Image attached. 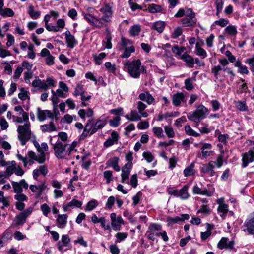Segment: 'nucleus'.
<instances>
[{
  "label": "nucleus",
  "instance_id": "f704fd0d",
  "mask_svg": "<svg viewBox=\"0 0 254 254\" xmlns=\"http://www.w3.org/2000/svg\"><path fill=\"white\" fill-rule=\"evenodd\" d=\"M68 215L67 214H59L58 215L56 221L59 228H64L67 224Z\"/></svg>",
  "mask_w": 254,
  "mask_h": 254
},
{
  "label": "nucleus",
  "instance_id": "f8f14e48",
  "mask_svg": "<svg viewBox=\"0 0 254 254\" xmlns=\"http://www.w3.org/2000/svg\"><path fill=\"white\" fill-rule=\"evenodd\" d=\"M17 158L23 162L24 167L28 165H32L36 161V154L33 151H29L27 153V156L24 157L21 154L18 153L16 155Z\"/></svg>",
  "mask_w": 254,
  "mask_h": 254
},
{
  "label": "nucleus",
  "instance_id": "cd10ccee",
  "mask_svg": "<svg viewBox=\"0 0 254 254\" xmlns=\"http://www.w3.org/2000/svg\"><path fill=\"white\" fill-rule=\"evenodd\" d=\"M119 161V157L115 156L108 159L106 164L107 167H112L115 171L119 172L120 170Z\"/></svg>",
  "mask_w": 254,
  "mask_h": 254
},
{
  "label": "nucleus",
  "instance_id": "7c9ffc66",
  "mask_svg": "<svg viewBox=\"0 0 254 254\" xmlns=\"http://www.w3.org/2000/svg\"><path fill=\"white\" fill-rule=\"evenodd\" d=\"M139 98L141 100L146 102L148 105L155 104L154 98L148 91L140 94Z\"/></svg>",
  "mask_w": 254,
  "mask_h": 254
},
{
  "label": "nucleus",
  "instance_id": "2eb2a0df",
  "mask_svg": "<svg viewBox=\"0 0 254 254\" xmlns=\"http://www.w3.org/2000/svg\"><path fill=\"white\" fill-rule=\"evenodd\" d=\"M212 148V146L210 143H203L201 148V153L200 152L197 153L198 157L201 159L209 157L212 153V151H210Z\"/></svg>",
  "mask_w": 254,
  "mask_h": 254
},
{
  "label": "nucleus",
  "instance_id": "423d86ee",
  "mask_svg": "<svg viewBox=\"0 0 254 254\" xmlns=\"http://www.w3.org/2000/svg\"><path fill=\"white\" fill-rule=\"evenodd\" d=\"M141 64V61L139 59L127 64L128 73L132 77L138 78L140 77Z\"/></svg>",
  "mask_w": 254,
  "mask_h": 254
},
{
  "label": "nucleus",
  "instance_id": "9d476101",
  "mask_svg": "<svg viewBox=\"0 0 254 254\" xmlns=\"http://www.w3.org/2000/svg\"><path fill=\"white\" fill-rule=\"evenodd\" d=\"M242 228L244 232L249 235L254 234V213L252 214L246 220L242 226Z\"/></svg>",
  "mask_w": 254,
  "mask_h": 254
},
{
  "label": "nucleus",
  "instance_id": "338daca9",
  "mask_svg": "<svg viewBox=\"0 0 254 254\" xmlns=\"http://www.w3.org/2000/svg\"><path fill=\"white\" fill-rule=\"evenodd\" d=\"M217 132L219 133V135L218 137V141L223 144H226L227 140L229 138V135L226 134H221L219 130H216L215 133H217Z\"/></svg>",
  "mask_w": 254,
  "mask_h": 254
},
{
  "label": "nucleus",
  "instance_id": "a18cd8bd",
  "mask_svg": "<svg viewBox=\"0 0 254 254\" xmlns=\"http://www.w3.org/2000/svg\"><path fill=\"white\" fill-rule=\"evenodd\" d=\"M225 32L229 36L235 37L238 33L236 26L229 25L224 29Z\"/></svg>",
  "mask_w": 254,
  "mask_h": 254
},
{
  "label": "nucleus",
  "instance_id": "5fc2aeb1",
  "mask_svg": "<svg viewBox=\"0 0 254 254\" xmlns=\"http://www.w3.org/2000/svg\"><path fill=\"white\" fill-rule=\"evenodd\" d=\"M195 81V78H189L185 80L184 83L186 90L191 91L193 89V81Z\"/></svg>",
  "mask_w": 254,
  "mask_h": 254
},
{
  "label": "nucleus",
  "instance_id": "ddd939ff",
  "mask_svg": "<svg viewBox=\"0 0 254 254\" xmlns=\"http://www.w3.org/2000/svg\"><path fill=\"white\" fill-rule=\"evenodd\" d=\"M132 168V163H126L122 169L121 182L128 184L129 176Z\"/></svg>",
  "mask_w": 254,
  "mask_h": 254
},
{
  "label": "nucleus",
  "instance_id": "412c9836",
  "mask_svg": "<svg viewBox=\"0 0 254 254\" xmlns=\"http://www.w3.org/2000/svg\"><path fill=\"white\" fill-rule=\"evenodd\" d=\"M172 103L175 107H179L182 103L186 102L185 95L182 92H177L172 95Z\"/></svg>",
  "mask_w": 254,
  "mask_h": 254
},
{
  "label": "nucleus",
  "instance_id": "20e7f679",
  "mask_svg": "<svg viewBox=\"0 0 254 254\" xmlns=\"http://www.w3.org/2000/svg\"><path fill=\"white\" fill-rule=\"evenodd\" d=\"M195 108V110L187 114V118L190 121L198 125L201 120L205 119L209 115L210 110L202 104L196 105Z\"/></svg>",
  "mask_w": 254,
  "mask_h": 254
},
{
  "label": "nucleus",
  "instance_id": "58836bf2",
  "mask_svg": "<svg viewBox=\"0 0 254 254\" xmlns=\"http://www.w3.org/2000/svg\"><path fill=\"white\" fill-rule=\"evenodd\" d=\"M107 124L105 120H98L94 124V127L91 130V134L95 133L98 130L101 129Z\"/></svg>",
  "mask_w": 254,
  "mask_h": 254
},
{
  "label": "nucleus",
  "instance_id": "6e6552de",
  "mask_svg": "<svg viewBox=\"0 0 254 254\" xmlns=\"http://www.w3.org/2000/svg\"><path fill=\"white\" fill-rule=\"evenodd\" d=\"M189 186L185 185L180 190H169L168 193L171 195L179 197L182 200L188 199L190 195L188 192Z\"/></svg>",
  "mask_w": 254,
  "mask_h": 254
},
{
  "label": "nucleus",
  "instance_id": "f03ea898",
  "mask_svg": "<svg viewBox=\"0 0 254 254\" xmlns=\"http://www.w3.org/2000/svg\"><path fill=\"white\" fill-rule=\"evenodd\" d=\"M220 64L214 66L211 69V72L217 80H223L227 76H230V80L232 82L235 76V74L229 67H225L229 64V61L226 59L219 60Z\"/></svg>",
  "mask_w": 254,
  "mask_h": 254
},
{
  "label": "nucleus",
  "instance_id": "dca6fc26",
  "mask_svg": "<svg viewBox=\"0 0 254 254\" xmlns=\"http://www.w3.org/2000/svg\"><path fill=\"white\" fill-rule=\"evenodd\" d=\"M242 156V167L243 168L247 167L249 163L254 161V152L252 150L243 153Z\"/></svg>",
  "mask_w": 254,
  "mask_h": 254
},
{
  "label": "nucleus",
  "instance_id": "4d7b16f0",
  "mask_svg": "<svg viewBox=\"0 0 254 254\" xmlns=\"http://www.w3.org/2000/svg\"><path fill=\"white\" fill-rule=\"evenodd\" d=\"M128 235L127 232H118L115 235L116 237L115 243H120L121 241H124L127 237Z\"/></svg>",
  "mask_w": 254,
  "mask_h": 254
},
{
  "label": "nucleus",
  "instance_id": "0eeeda50",
  "mask_svg": "<svg viewBox=\"0 0 254 254\" xmlns=\"http://www.w3.org/2000/svg\"><path fill=\"white\" fill-rule=\"evenodd\" d=\"M112 7V3H105L99 9L100 12L103 14L100 18V21L103 22L104 25L110 23L111 21V18L113 15Z\"/></svg>",
  "mask_w": 254,
  "mask_h": 254
},
{
  "label": "nucleus",
  "instance_id": "13d9d810",
  "mask_svg": "<svg viewBox=\"0 0 254 254\" xmlns=\"http://www.w3.org/2000/svg\"><path fill=\"white\" fill-rule=\"evenodd\" d=\"M164 131L169 138H173L175 136V132L171 126H165L164 127Z\"/></svg>",
  "mask_w": 254,
  "mask_h": 254
},
{
  "label": "nucleus",
  "instance_id": "3c124183",
  "mask_svg": "<svg viewBox=\"0 0 254 254\" xmlns=\"http://www.w3.org/2000/svg\"><path fill=\"white\" fill-rule=\"evenodd\" d=\"M56 81L52 77H48L46 80H44V85L46 87V91L51 87H54L56 86Z\"/></svg>",
  "mask_w": 254,
  "mask_h": 254
},
{
  "label": "nucleus",
  "instance_id": "8fccbe9b",
  "mask_svg": "<svg viewBox=\"0 0 254 254\" xmlns=\"http://www.w3.org/2000/svg\"><path fill=\"white\" fill-rule=\"evenodd\" d=\"M98 205V201L95 199L89 201L85 206L84 210L85 211H91Z\"/></svg>",
  "mask_w": 254,
  "mask_h": 254
},
{
  "label": "nucleus",
  "instance_id": "774afa93",
  "mask_svg": "<svg viewBox=\"0 0 254 254\" xmlns=\"http://www.w3.org/2000/svg\"><path fill=\"white\" fill-rule=\"evenodd\" d=\"M99 223H100L102 227L105 230L111 231V227L109 223H107V221L104 217H100L99 218Z\"/></svg>",
  "mask_w": 254,
  "mask_h": 254
},
{
  "label": "nucleus",
  "instance_id": "393cba45",
  "mask_svg": "<svg viewBox=\"0 0 254 254\" xmlns=\"http://www.w3.org/2000/svg\"><path fill=\"white\" fill-rule=\"evenodd\" d=\"M82 205V202L76 199H73L71 201L68 202L67 204H64L62 208L64 212H68L70 211L69 208L70 207H77L80 208Z\"/></svg>",
  "mask_w": 254,
  "mask_h": 254
},
{
  "label": "nucleus",
  "instance_id": "aec40b11",
  "mask_svg": "<svg viewBox=\"0 0 254 254\" xmlns=\"http://www.w3.org/2000/svg\"><path fill=\"white\" fill-rule=\"evenodd\" d=\"M12 185L14 189V192L20 193L23 192V188L27 189L28 188V184L25 180L22 179L19 182H12Z\"/></svg>",
  "mask_w": 254,
  "mask_h": 254
},
{
  "label": "nucleus",
  "instance_id": "1a4fd4ad",
  "mask_svg": "<svg viewBox=\"0 0 254 254\" xmlns=\"http://www.w3.org/2000/svg\"><path fill=\"white\" fill-rule=\"evenodd\" d=\"M161 225L157 223L150 224L146 233L148 239L154 241L156 236L158 237V235L161 233Z\"/></svg>",
  "mask_w": 254,
  "mask_h": 254
},
{
  "label": "nucleus",
  "instance_id": "e2e57ef3",
  "mask_svg": "<svg viewBox=\"0 0 254 254\" xmlns=\"http://www.w3.org/2000/svg\"><path fill=\"white\" fill-rule=\"evenodd\" d=\"M245 63L250 66V70L254 75V55L252 57L247 59L245 61Z\"/></svg>",
  "mask_w": 254,
  "mask_h": 254
},
{
  "label": "nucleus",
  "instance_id": "39448f33",
  "mask_svg": "<svg viewBox=\"0 0 254 254\" xmlns=\"http://www.w3.org/2000/svg\"><path fill=\"white\" fill-rule=\"evenodd\" d=\"M18 139L22 145H25L31 137L30 123L28 121L24 125H19L18 127Z\"/></svg>",
  "mask_w": 254,
  "mask_h": 254
},
{
  "label": "nucleus",
  "instance_id": "f3484780",
  "mask_svg": "<svg viewBox=\"0 0 254 254\" xmlns=\"http://www.w3.org/2000/svg\"><path fill=\"white\" fill-rule=\"evenodd\" d=\"M32 208H28L17 215L16 224L17 225H23L25 222L27 217L32 213Z\"/></svg>",
  "mask_w": 254,
  "mask_h": 254
},
{
  "label": "nucleus",
  "instance_id": "bf43d9fd",
  "mask_svg": "<svg viewBox=\"0 0 254 254\" xmlns=\"http://www.w3.org/2000/svg\"><path fill=\"white\" fill-rule=\"evenodd\" d=\"M153 133L158 138H161L164 137L163 129L160 127H155L152 128Z\"/></svg>",
  "mask_w": 254,
  "mask_h": 254
},
{
  "label": "nucleus",
  "instance_id": "0e129e2a",
  "mask_svg": "<svg viewBox=\"0 0 254 254\" xmlns=\"http://www.w3.org/2000/svg\"><path fill=\"white\" fill-rule=\"evenodd\" d=\"M211 212L210 208L205 204H203L201 206L200 209L197 210V213H202L203 215L209 214Z\"/></svg>",
  "mask_w": 254,
  "mask_h": 254
},
{
  "label": "nucleus",
  "instance_id": "de8ad7c7",
  "mask_svg": "<svg viewBox=\"0 0 254 254\" xmlns=\"http://www.w3.org/2000/svg\"><path fill=\"white\" fill-rule=\"evenodd\" d=\"M27 12L30 17L33 19H37L41 15V12L38 11H35L32 5L29 6Z\"/></svg>",
  "mask_w": 254,
  "mask_h": 254
},
{
  "label": "nucleus",
  "instance_id": "c03bdc74",
  "mask_svg": "<svg viewBox=\"0 0 254 254\" xmlns=\"http://www.w3.org/2000/svg\"><path fill=\"white\" fill-rule=\"evenodd\" d=\"M196 54L200 57L202 59H204L207 56L206 51L201 47L199 43H196L195 45Z\"/></svg>",
  "mask_w": 254,
  "mask_h": 254
},
{
  "label": "nucleus",
  "instance_id": "49530a36",
  "mask_svg": "<svg viewBox=\"0 0 254 254\" xmlns=\"http://www.w3.org/2000/svg\"><path fill=\"white\" fill-rule=\"evenodd\" d=\"M141 31V27L139 24H134L129 30V35L132 37L138 36Z\"/></svg>",
  "mask_w": 254,
  "mask_h": 254
},
{
  "label": "nucleus",
  "instance_id": "4be33fe9",
  "mask_svg": "<svg viewBox=\"0 0 254 254\" xmlns=\"http://www.w3.org/2000/svg\"><path fill=\"white\" fill-rule=\"evenodd\" d=\"M70 242V238L69 236L67 234H64L62 236L61 240L57 242V248L58 250L63 253L64 248L67 247Z\"/></svg>",
  "mask_w": 254,
  "mask_h": 254
},
{
  "label": "nucleus",
  "instance_id": "5701e85b",
  "mask_svg": "<svg viewBox=\"0 0 254 254\" xmlns=\"http://www.w3.org/2000/svg\"><path fill=\"white\" fill-rule=\"evenodd\" d=\"M217 203L219 204L217 208L218 212L220 214V216L224 219L229 211L228 206L223 203V199H219L217 201Z\"/></svg>",
  "mask_w": 254,
  "mask_h": 254
},
{
  "label": "nucleus",
  "instance_id": "6ab92c4d",
  "mask_svg": "<svg viewBox=\"0 0 254 254\" xmlns=\"http://www.w3.org/2000/svg\"><path fill=\"white\" fill-rule=\"evenodd\" d=\"M37 116L40 121H44L48 118L53 120L54 115L51 111L48 110H42L40 108H37Z\"/></svg>",
  "mask_w": 254,
  "mask_h": 254
},
{
  "label": "nucleus",
  "instance_id": "2f4dec72",
  "mask_svg": "<svg viewBox=\"0 0 254 254\" xmlns=\"http://www.w3.org/2000/svg\"><path fill=\"white\" fill-rule=\"evenodd\" d=\"M166 26V23L164 21H157L153 22L151 26L152 30L157 31L159 33H162Z\"/></svg>",
  "mask_w": 254,
  "mask_h": 254
},
{
  "label": "nucleus",
  "instance_id": "72a5a7b5",
  "mask_svg": "<svg viewBox=\"0 0 254 254\" xmlns=\"http://www.w3.org/2000/svg\"><path fill=\"white\" fill-rule=\"evenodd\" d=\"M181 60L185 62L187 66L190 68H192L194 64V59L193 58L187 53H185L181 57Z\"/></svg>",
  "mask_w": 254,
  "mask_h": 254
},
{
  "label": "nucleus",
  "instance_id": "09e8293b",
  "mask_svg": "<svg viewBox=\"0 0 254 254\" xmlns=\"http://www.w3.org/2000/svg\"><path fill=\"white\" fill-rule=\"evenodd\" d=\"M135 51L134 47L132 45L126 47L124 49V51L122 54L121 55V57L122 58H127L130 57L131 54Z\"/></svg>",
  "mask_w": 254,
  "mask_h": 254
},
{
  "label": "nucleus",
  "instance_id": "9b49d317",
  "mask_svg": "<svg viewBox=\"0 0 254 254\" xmlns=\"http://www.w3.org/2000/svg\"><path fill=\"white\" fill-rule=\"evenodd\" d=\"M110 219L113 229L115 231L120 230L122 225L124 224V221L122 217L120 215L117 216L115 213H112L110 214Z\"/></svg>",
  "mask_w": 254,
  "mask_h": 254
},
{
  "label": "nucleus",
  "instance_id": "69168bd1",
  "mask_svg": "<svg viewBox=\"0 0 254 254\" xmlns=\"http://www.w3.org/2000/svg\"><path fill=\"white\" fill-rule=\"evenodd\" d=\"M215 4L217 10L216 15L219 17L220 13L223 9L224 2L223 0H216Z\"/></svg>",
  "mask_w": 254,
  "mask_h": 254
},
{
  "label": "nucleus",
  "instance_id": "7ed1b4c3",
  "mask_svg": "<svg viewBox=\"0 0 254 254\" xmlns=\"http://www.w3.org/2000/svg\"><path fill=\"white\" fill-rule=\"evenodd\" d=\"M185 16L180 20V24L185 27H190L194 26L197 21L195 17V13L190 8L186 7L185 8H180L177 12L175 14L176 18H180Z\"/></svg>",
  "mask_w": 254,
  "mask_h": 254
},
{
  "label": "nucleus",
  "instance_id": "79ce46f5",
  "mask_svg": "<svg viewBox=\"0 0 254 254\" xmlns=\"http://www.w3.org/2000/svg\"><path fill=\"white\" fill-rule=\"evenodd\" d=\"M32 86L34 87L38 88L39 90H43L46 91V87L44 85V80H41L39 78L35 79L32 83Z\"/></svg>",
  "mask_w": 254,
  "mask_h": 254
},
{
  "label": "nucleus",
  "instance_id": "b1692460",
  "mask_svg": "<svg viewBox=\"0 0 254 254\" xmlns=\"http://www.w3.org/2000/svg\"><path fill=\"white\" fill-rule=\"evenodd\" d=\"M52 187L55 188L54 190V198L57 199L61 197L63 195V192L61 190L62 187L61 183L58 181L55 180L52 181Z\"/></svg>",
  "mask_w": 254,
  "mask_h": 254
},
{
  "label": "nucleus",
  "instance_id": "e433bc0d",
  "mask_svg": "<svg viewBox=\"0 0 254 254\" xmlns=\"http://www.w3.org/2000/svg\"><path fill=\"white\" fill-rule=\"evenodd\" d=\"M195 162H192L190 165L186 167L183 171V174L185 177L193 176L195 173L194 169Z\"/></svg>",
  "mask_w": 254,
  "mask_h": 254
},
{
  "label": "nucleus",
  "instance_id": "6e6d98bb",
  "mask_svg": "<svg viewBox=\"0 0 254 254\" xmlns=\"http://www.w3.org/2000/svg\"><path fill=\"white\" fill-rule=\"evenodd\" d=\"M185 132L187 134L190 136H192L193 137H198L200 135V134L195 131L191 128L190 126L187 125L184 127Z\"/></svg>",
  "mask_w": 254,
  "mask_h": 254
},
{
  "label": "nucleus",
  "instance_id": "f257e3e1",
  "mask_svg": "<svg viewBox=\"0 0 254 254\" xmlns=\"http://www.w3.org/2000/svg\"><path fill=\"white\" fill-rule=\"evenodd\" d=\"M67 138V134L64 132H60L57 135L50 138V144L54 154L59 159L67 158L70 155Z\"/></svg>",
  "mask_w": 254,
  "mask_h": 254
},
{
  "label": "nucleus",
  "instance_id": "4468645a",
  "mask_svg": "<svg viewBox=\"0 0 254 254\" xmlns=\"http://www.w3.org/2000/svg\"><path fill=\"white\" fill-rule=\"evenodd\" d=\"M84 17L91 25L96 28H101L104 25L103 22L100 21V18H96L89 13L85 14Z\"/></svg>",
  "mask_w": 254,
  "mask_h": 254
},
{
  "label": "nucleus",
  "instance_id": "bb28decb",
  "mask_svg": "<svg viewBox=\"0 0 254 254\" xmlns=\"http://www.w3.org/2000/svg\"><path fill=\"white\" fill-rule=\"evenodd\" d=\"M200 171L201 174H207L210 177L214 176L216 173L214 170L213 166L209 162L207 164H203L200 167Z\"/></svg>",
  "mask_w": 254,
  "mask_h": 254
},
{
  "label": "nucleus",
  "instance_id": "473e14b6",
  "mask_svg": "<svg viewBox=\"0 0 254 254\" xmlns=\"http://www.w3.org/2000/svg\"><path fill=\"white\" fill-rule=\"evenodd\" d=\"M172 51L175 54L176 57L179 59H181V57H182L184 53H187L186 52V48L185 47H179L177 45H174L172 47Z\"/></svg>",
  "mask_w": 254,
  "mask_h": 254
},
{
  "label": "nucleus",
  "instance_id": "603ef678",
  "mask_svg": "<svg viewBox=\"0 0 254 254\" xmlns=\"http://www.w3.org/2000/svg\"><path fill=\"white\" fill-rule=\"evenodd\" d=\"M181 35H183V29L181 27L178 26L171 32L170 37L172 39H176Z\"/></svg>",
  "mask_w": 254,
  "mask_h": 254
},
{
  "label": "nucleus",
  "instance_id": "680f3d73",
  "mask_svg": "<svg viewBox=\"0 0 254 254\" xmlns=\"http://www.w3.org/2000/svg\"><path fill=\"white\" fill-rule=\"evenodd\" d=\"M105 66L107 71L112 73H115L116 71V65L114 64H112L110 62H107L104 64Z\"/></svg>",
  "mask_w": 254,
  "mask_h": 254
},
{
  "label": "nucleus",
  "instance_id": "4c0bfd02",
  "mask_svg": "<svg viewBox=\"0 0 254 254\" xmlns=\"http://www.w3.org/2000/svg\"><path fill=\"white\" fill-rule=\"evenodd\" d=\"M224 151H221V154L218 155L217 156L216 159L215 161H210L209 162L210 164H211L212 166H213V168L214 169L215 167L219 168H220L223 164V154Z\"/></svg>",
  "mask_w": 254,
  "mask_h": 254
},
{
  "label": "nucleus",
  "instance_id": "c9c22d12",
  "mask_svg": "<svg viewBox=\"0 0 254 254\" xmlns=\"http://www.w3.org/2000/svg\"><path fill=\"white\" fill-rule=\"evenodd\" d=\"M40 129L43 133L52 132L57 130V127L53 121L48 124L40 126Z\"/></svg>",
  "mask_w": 254,
  "mask_h": 254
},
{
  "label": "nucleus",
  "instance_id": "a19ab883",
  "mask_svg": "<svg viewBox=\"0 0 254 254\" xmlns=\"http://www.w3.org/2000/svg\"><path fill=\"white\" fill-rule=\"evenodd\" d=\"M125 118L131 121H137L141 120V116L139 115V112L137 113L134 110L131 111L130 114H127L125 116Z\"/></svg>",
  "mask_w": 254,
  "mask_h": 254
},
{
  "label": "nucleus",
  "instance_id": "c85d7f7f",
  "mask_svg": "<svg viewBox=\"0 0 254 254\" xmlns=\"http://www.w3.org/2000/svg\"><path fill=\"white\" fill-rule=\"evenodd\" d=\"M64 35L67 47L71 49L73 48L77 44L74 36L71 34L69 31H65Z\"/></svg>",
  "mask_w": 254,
  "mask_h": 254
},
{
  "label": "nucleus",
  "instance_id": "a211bd4d",
  "mask_svg": "<svg viewBox=\"0 0 254 254\" xmlns=\"http://www.w3.org/2000/svg\"><path fill=\"white\" fill-rule=\"evenodd\" d=\"M214 190H208L206 188H200L197 185L192 188V192L195 194L205 195L208 197L211 196L214 193Z\"/></svg>",
  "mask_w": 254,
  "mask_h": 254
},
{
  "label": "nucleus",
  "instance_id": "052dcab7",
  "mask_svg": "<svg viewBox=\"0 0 254 254\" xmlns=\"http://www.w3.org/2000/svg\"><path fill=\"white\" fill-rule=\"evenodd\" d=\"M236 108L241 111H246L248 110L245 101H238L236 102Z\"/></svg>",
  "mask_w": 254,
  "mask_h": 254
},
{
  "label": "nucleus",
  "instance_id": "a878e982",
  "mask_svg": "<svg viewBox=\"0 0 254 254\" xmlns=\"http://www.w3.org/2000/svg\"><path fill=\"white\" fill-rule=\"evenodd\" d=\"M118 133L114 131L111 133V137H109L104 143V146L106 148L109 147L115 143H117L119 139Z\"/></svg>",
  "mask_w": 254,
  "mask_h": 254
},
{
  "label": "nucleus",
  "instance_id": "37998d69",
  "mask_svg": "<svg viewBox=\"0 0 254 254\" xmlns=\"http://www.w3.org/2000/svg\"><path fill=\"white\" fill-rule=\"evenodd\" d=\"M13 121L16 123H25L29 121V117L27 113H23L22 117H19L16 116H12Z\"/></svg>",
  "mask_w": 254,
  "mask_h": 254
},
{
  "label": "nucleus",
  "instance_id": "c756f323",
  "mask_svg": "<svg viewBox=\"0 0 254 254\" xmlns=\"http://www.w3.org/2000/svg\"><path fill=\"white\" fill-rule=\"evenodd\" d=\"M29 188L33 192L37 193V197H39L45 190L46 186L45 185V183H43L38 186L31 185H30Z\"/></svg>",
  "mask_w": 254,
  "mask_h": 254
},
{
  "label": "nucleus",
  "instance_id": "864d4df0",
  "mask_svg": "<svg viewBox=\"0 0 254 254\" xmlns=\"http://www.w3.org/2000/svg\"><path fill=\"white\" fill-rule=\"evenodd\" d=\"M14 15V11L9 8H3L0 11V15L3 17H12Z\"/></svg>",
  "mask_w": 254,
  "mask_h": 254
},
{
  "label": "nucleus",
  "instance_id": "ea45409f",
  "mask_svg": "<svg viewBox=\"0 0 254 254\" xmlns=\"http://www.w3.org/2000/svg\"><path fill=\"white\" fill-rule=\"evenodd\" d=\"M151 13H162L163 10L162 6L159 4H150L148 5V8L146 9Z\"/></svg>",
  "mask_w": 254,
  "mask_h": 254
}]
</instances>
